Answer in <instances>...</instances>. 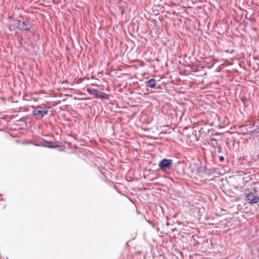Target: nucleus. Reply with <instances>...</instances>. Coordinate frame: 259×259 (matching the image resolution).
Wrapping results in <instances>:
<instances>
[{"label": "nucleus", "mask_w": 259, "mask_h": 259, "mask_svg": "<svg viewBox=\"0 0 259 259\" xmlns=\"http://www.w3.org/2000/svg\"><path fill=\"white\" fill-rule=\"evenodd\" d=\"M257 190L253 188V190L249 189H245L244 193L245 195V200L248 204H257L259 202V196L257 194Z\"/></svg>", "instance_id": "f257e3e1"}, {"label": "nucleus", "mask_w": 259, "mask_h": 259, "mask_svg": "<svg viewBox=\"0 0 259 259\" xmlns=\"http://www.w3.org/2000/svg\"><path fill=\"white\" fill-rule=\"evenodd\" d=\"M17 28L21 31H28L32 27L31 22L28 20H23L21 21L20 19L16 20V25Z\"/></svg>", "instance_id": "f03ea898"}, {"label": "nucleus", "mask_w": 259, "mask_h": 259, "mask_svg": "<svg viewBox=\"0 0 259 259\" xmlns=\"http://www.w3.org/2000/svg\"><path fill=\"white\" fill-rule=\"evenodd\" d=\"M172 163V159L163 158L158 163L159 169L163 172H167L171 169Z\"/></svg>", "instance_id": "7ed1b4c3"}, {"label": "nucleus", "mask_w": 259, "mask_h": 259, "mask_svg": "<svg viewBox=\"0 0 259 259\" xmlns=\"http://www.w3.org/2000/svg\"><path fill=\"white\" fill-rule=\"evenodd\" d=\"M87 92L91 95L94 96L97 98L108 100L109 99V95L104 92L99 91L98 89L89 88L87 89Z\"/></svg>", "instance_id": "20e7f679"}, {"label": "nucleus", "mask_w": 259, "mask_h": 259, "mask_svg": "<svg viewBox=\"0 0 259 259\" xmlns=\"http://www.w3.org/2000/svg\"><path fill=\"white\" fill-rule=\"evenodd\" d=\"M49 110L47 109H44L41 106H37L32 112V115L34 116H40L41 117H44L48 114Z\"/></svg>", "instance_id": "39448f33"}, {"label": "nucleus", "mask_w": 259, "mask_h": 259, "mask_svg": "<svg viewBox=\"0 0 259 259\" xmlns=\"http://www.w3.org/2000/svg\"><path fill=\"white\" fill-rule=\"evenodd\" d=\"M194 166L196 167V173L199 175V176H206L207 167L206 165L203 166L199 162L198 163H195Z\"/></svg>", "instance_id": "423d86ee"}, {"label": "nucleus", "mask_w": 259, "mask_h": 259, "mask_svg": "<svg viewBox=\"0 0 259 259\" xmlns=\"http://www.w3.org/2000/svg\"><path fill=\"white\" fill-rule=\"evenodd\" d=\"M36 146H42L51 149H55L58 147V145H54L52 142L48 141L46 140H42L38 144H34Z\"/></svg>", "instance_id": "0eeeda50"}, {"label": "nucleus", "mask_w": 259, "mask_h": 259, "mask_svg": "<svg viewBox=\"0 0 259 259\" xmlns=\"http://www.w3.org/2000/svg\"><path fill=\"white\" fill-rule=\"evenodd\" d=\"M154 216L158 219L162 218L163 215V207L160 205H156L153 210Z\"/></svg>", "instance_id": "6e6552de"}, {"label": "nucleus", "mask_w": 259, "mask_h": 259, "mask_svg": "<svg viewBox=\"0 0 259 259\" xmlns=\"http://www.w3.org/2000/svg\"><path fill=\"white\" fill-rule=\"evenodd\" d=\"M259 129L258 127V121H255L253 123V124L246 128V132L248 133H252L253 134L255 131Z\"/></svg>", "instance_id": "1a4fd4ad"}, {"label": "nucleus", "mask_w": 259, "mask_h": 259, "mask_svg": "<svg viewBox=\"0 0 259 259\" xmlns=\"http://www.w3.org/2000/svg\"><path fill=\"white\" fill-rule=\"evenodd\" d=\"M146 87L150 88H155L156 86V80L154 78H151L145 82Z\"/></svg>", "instance_id": "9d476101"}, {"label": "nucleus", "mask_w": 259, "mask_h": 259, "mask_svg": "<svg viewBox=\"0 0 259 259\" xmlns=\"http://www.w3.org/2000/svg\"><path fill=\"white\" fill-rule=\"evenodd\" d=\"M8 27L10 31H14L17 28V26L16 25V20H14L13 24H8Z\"/></svg>", "instance_id": "9b49d317"}, {"label": "nucleus", "mask_w": 259, "mask_h": 259, "mask_svg": "<svg viewBox=\"0 0 259 259\" xmlns=\"http://www.w3.org/2000/svg\"><path fill=\"white\" fill-rule=\"evenodd\" d=\"M118 11L120 13L121 15L122 16L125 13V7L123 5L118 6Z\"/></svg>", "instance_id": "f8f14e48"}, {"label": "nucleus", "mask_w": 259, "mask_h": 259, "mask_svg": "<svg viewBox=\"0 0 259 259\" xmlns=\"http://www.w3.org/2000/svg\"><path fill=\"white\" fill-rule=\"evenodd\" d=\"M215 172V169L214 168H207V174L206 176H210L212 174H214Z\"/></svg>", "instance_id": "ddd939ff"}, {"label": "nucleus", "mask_w": 259, "mask_h": 259, "mask_svg": "<svg viewBox=\"0 0 259 259\" xmlns=\"http://www.w3.org/2000/svg\"><path fill=\"white\" fill-rule=\"evenodd\" d=\"M190 168L192 172H196V167L194 166V163L190 166Z\"/></svg>", "instance_id": "4468645a"}, {"label": "nucleus", "mask_w": 259, "mask_h": 259, "mask_svg": "<svg viewBox=\"0 0 259 259\" xmlns=\"http://www.w3.org/2000/svg\"><path fill=\"white\" fill-rule=\"evenodd\" d=\"M234 50H230L228 49V50H225L226 53L231 54H233L234 53Z\"/></svg>", "instance_id": "2eb2a0df"}, {"label": "nucleus", "mask_w": 259, "mask_h": 259, "mask_svg": "<svg viewBox=\"0 0 259 259\" xmlns=\"http://www.w3.org/2000/svg\"><path fill=\"white\" fill-rule=\"evenodd\" d=\"M18 121L23 122L25 123V124H26V119L24 117L20 118L19 120H18Z\"/></svg>", "instance_id": "dca6fc26"}, {"label": "nucleus", "mask_w": 259, "mask_h": 259, "mask_svg": "<svg viewBox=\"0 0 259 259\" xmlns=\"http://www.w3.org/2000/svg\"><path fill=\"white\" fill-rule=\"evenodd\" d=\"M219 160L221 162H223L225 160V157L223 155L219 156Z\"/></svg>", "instance_id": "f3484780"}, {"label": "nucleus", "mask_w": 259, "mask_h": 259, "mask_svg": "<svg viewBox=\"0 0 259 259\" xmlns=\"http://www.w3.org/2000/svg\"><path fill=\"white\" fill-rule=\"evenodd\" d=\"M245 18V19H246V20H250V17L249 18V17H248L247 15H246L245 16V18Z\"/></svg>", "instance_id": "a211bd4d"}, {"label": "nucleus", "mask_w": 259, "mask_h": 259, "mask_svg": "<svg viewBox=\"0 0 259 259\" xmlns=\"http://www.w3.org/2000/svg\"><path fill=\"white\" fill-rule=\"evenodd\" d=\"M218 149H219V150H218V151H219V153H221V151L222 148H221V147H219L218 148Z\"/></svg>", "instance_id": "6ab92c4d"}, {"label": "nucleus", "mask_w": 259, "mask_h": 259, "mask_svg": "<svg viewBox=\"0 0 259 259\" xmlns=\"http://www.w3.org/2000/svg\"><path fill=\"white\" fill-rule=\"evenodd\" d=\"M247 25H248V23L247 22H244V26H246Z\"/></svg>", "instance_id": "aec40b11"}, {"label": "nucleus", "mask_w": 259, "mask_h": 259, "mask_svg": "<svg viewBox=\"0 0 259 259\" xmlns=\"http://www.w3.org/2000/svg\"><path fill=\"white\" fill-rule=\"evenodd\" d=\"M170 225V223L168 222H166V226H169Z\"/></svg>", "instance_id": "412c9836"}, {"label": "nucleus", "mask_w": 259, "mask_h": 259, "mask_svg": "<svg viewBox=\"0 0 259 259\" xmlns=\"http://www.w3.org/2000/svg\"><path fill=\"white\" fill-rule=\"evenodd\" d=\"M155 60L156 61H157V62H159V58H156V59H155Z\"/></svg>", "instance_id": "4be33fe9"}, {"label": "nucleus", "mask_w": 259, "mask_h": 259, "mask_svg": "<svg viewBox=\"0 0 259 259\" xmlns=\"http://www.w3.org/2000/svg\"><path fill=\"white\" fill-rule=\"evenodd\" d=\"M211 140L212 141H217L216 139L215 138H212L211 139Z\"/></svg>", "instance_id": "5701e85b"}, {"label": "nucleus", "mask_w": 259, "mask_h": 259, "mask_svg": "<svg viewBox=\"0 0 259 259\" xmlns=\"http://www.w3.org/2000/svg\"><path fill=\"white\" fill-rule=\"evenodd\" d=\"M154 21H155L154 25H155V26H156V20H154Z\"/></svg>", "instance_id": "b1692460"}, {"label": "nucleus", "mask_w": 259, "mask_h": 259, "mask_svg": "<svg viewBox=\"0 0 259 259\" xmlns=\"http://www.w3.org/2000/svg\"><path fill=\"white\" fill-rule=\"evenodd\" d=\"M1 200H2V201H3V200H4V199L3 198H2V199H1Z\"/></svg>", "instance_id": "393cba45"}, {"label": "nucleus", "mask_w": 259, "mask_h": 259, "mask_svg": "<svg viewBox=\"0 0 259 259\" xmlns=\"http://www.w3.org/2000/svg\"><path fill=\"white\" fill-rule=\"evenodd\" d=\"M2 195H3L2 194H0V196H2Z\"/></svg>", "instance_id": "a878e982"}]
</instances>
